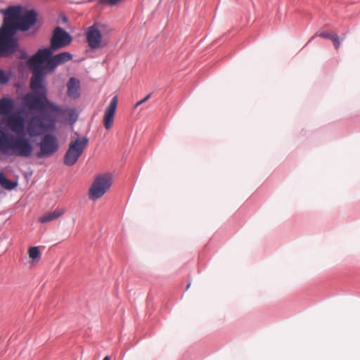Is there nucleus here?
I'll return each mask as SVG.
<instances>
[{
  "label": "nucleus",
  "instance_id": "nucleus-26",
  "mask_svg": "<svg viewBox=\"0 0 360 360\" xmlns=\"http://www.w3.org/2000/svg\"><path fill=\"white\" fill-rule=\"evenodd\" d=\"M103 360H110V359L108 356H106L104 357V359Z\"/></svg>",
  "mask_w": 360,
  "mask_h": 360
},
{
  "label": "nucleus",
  "instance_id": "nucleus-22",
  "mask_svg": "<svg viewBox=\"0 0 360 360\" xmlns=\"http://www.w3.org/2000/svg\"><path fill=\"white\" fill-rule=\"evenodd\" d=\"M8 81V75L6 74V72L2 70H0V84H6L7 83Z\"/></svg>",
  "mask_w": 360,
  "mask_h": 360
},
{
  "label": "nucleus",
  "instance_id": "nucleus-19",
  "mask_svg": "<svg viewBox=\"0 0 360 360\" xmlns=\"http://www.w3.org/2000/svg\"><path fill=\"white\" fill-rule=\"evenodd\" d=\"M0 184L1 186L8 190H12L17 187V182L8 179L3 173L0 174Z\"/></svg>",
  "mask_w": 360,
  "mask_h": 360
},
{
  "label": "nucleus",
  "instance_id": "nucleus-10",
  "mask_svg": "<svg viewBox=\"0 0 360 360\" xmlns=\"http://www.w3.org/2000/svg\"><path fill=\"white\" fill-rule=\"evenodd\" d=\"M72 41L70 35L60 27L54 29L52 37L51 39L50 48L53 51L64 48L69 45Z\"/></svg>",
  "mask_w": 360,
  "mask_h": 360
},
{
  "label": "nucleus",
  "instance_id": "nucleus-14",
  "mask_svg": "<svg viewBox=\"0 0 360 360\" xmlns=\"http://www.w3.org/2000/svg\"><path fill=\"white\" fill-rule=\"evenodd\" d=\"M33 70V75L30 79V89L32 91L42 92V90L46 91L45 86L43 85L44 77V68H37Z\"/></svg>",
  "mask_w": 360,
  "mask_h": 360
},
{
  "label": "nucleus",
  "instance_id": "nucleus-16",
  "mask_svg": "<svg viewBox=\"0 0 360 360\" xmlns=\"http://www.w3.org/2000/svg\"><path fill=\"white\" fill-rule=\"evenodd\" d=\"M67 95L72 98H77L79 95L80 82L79 79L71 77L67 84Z\"/></svg>",
  "mask_w": 360,
  "mask_h": 360
},
{
  "label": "nucleus",
  "instance_id": "nucleus-21",
  "mask_svg": "<svg viewBox=\"0 0 360 360\" xmlns=\"http://www.w3.org/2000/svg\"><path fill=\"white\" fill-rule=\"evenodd\" d=\"M335 33L330 32V31H324L321 32L319 36L323 39H332L333 38V36H335Z\"/></svg>",
  "mask_w": 360,
  "mask_h": 360
},
{
  "label": "nucleus",
  "instance_id": "nucleus-1",
  "mask_svg": "<svg viewBox=\"0 0 360 360\" xmlns=\"http://www.w3.org/2000/svg\"><path fill=\"white\" fill-rule=\"evenodd\" d=\"M4 24L0 29V56H7L13 53L18 47L14 39L16 31H27L35 25L37 13L34 10L22 11L20 6H10L2 11Z\"/></svg>",
  "mask_w": 360,
  "mask_h": 360
},
{
  "label": "nucleus",
  "instance_id": "nucleus-13",
  "mask_svg": "<svg viewBox=\"0 0 360 360\" xmlns=\"http://www.w3.org/2000/svg\"><path fill=\"white\" fill-rule=\"evenodd\" d=\"M118 103V96H114L104 112L103 125L106 130H109L113 125L114 117Z\"/></svg>",
  "mask_w": 360,
  "mask_h": 360
},
{
  "label": "nucleus",
  "instance_id": "nucleus-25",
  "mask_svg": "<svg viewBox=\"0 0 360 360\" xmlns=\"http://www.w3.org/2000/svg\"><path fill=\"white\" fill-rule=\"evenodd\" d=\"M150 94H148L144 98H143L142 100L139 101V102H137L135 105H134V108H136L138 106H139L140 105L144 103L145 102H146L150 97Z\"/></svg>",
  "mask_w": 360,
  "mask_h": 360
},
{
  "label": "nucleus",
  "instance_id": "nucleus-5",
  "mask_svg": "<svg viewBox=\"0 0 360 360\" xmlns=\"http://www.w3.org/2000/svg\"><path fill=\"white\" fill-rule=\"evenodd\" d=\"M89 143L86 136L72 140L65 154L63 162L67 166H73L82 155Z\"/></svg>",
  "mask_w": 360,
  "mask_h": 360
},
{
  "label": "nucleus",
  "instance_id": "nucleus-6",
  "mask_svg": "<svg viewBox=\"0 0 360 360\" xmlns=\"http://www.w3.org/2000/svg\"><path fill=\"white\" fill-rule=\"evenodd\" d=\"M112 184V179L110 174L98 175L89 190V198L94 201L101 198L109 190Z\"/></svg>",
  "mask_w": 360,
  "mask_h": 360
},
{
  "label": "nucleus",
  "instance_id": "nucleus-2",
  "mask_svg": "<svg viewBox=\"0 0 360 360\" xmlns=\"http://www.w3.org/2000/svg\"><path fill=\"white\" fill-rule=\"evenodd\" d=\"M33 146L23 135H13L0 129V150L6 155L28 158L33 153Z\"/></svg>",
  "mask_w": 360,
  "mask_h": 360
},
{
  "label": "nucleus",
  "instance_id": "nucleus-7",
  "mask_svg": "<svg viewBox=\"0 0 360 360\" xmlns=\"http://www.w3.org/2000/svg\"><path fill=\"white\" fill-rule=\"evenodd\" d=\"M49 113L51 116L56 117L57 122L60 120L69 122H75L77 119L76 111L68 107L59 106L52 102Z\"/></svg>",
  "mask_w": 360,
  "mask_h": 360
},
{
  "label": "nucleus",
  "instance_id": "nucleus-15",
  "mask_svg": "<svg viewBox=\"0 0 360 360\" xmlns=\"http://www.w3.org/2000/svg\"><path fill=\"white\" fill-rule=\"evenodd\" d=\"M72 59V56L70 53L67 51L62 52L53 56H51V59L49 60L48 63L44 65V68H46V70H49V72H52L58 65L70 61Z\"/></svg>",
  "mask_w": 360,
  "mask_h": 360
},
{
  "label": "nucleus",
  "instance_id": "nucleus-18",
  "mask_svg": "<svg viewBox=\"0 0 360 360\" xmlns=\"http://www.w3.org/2000/svg\"><path fill=\"white\" fill-rule=\"evenodd\" d=\"M14 108V103L11 99L2 98L0 100V115L8 116L11 114Z\"/></svg>",
  "mask_w": 360,
  "mask_h": 360
},
{
  "label": "nucleus",
  "instance_id": "nucleus-17",
  "mask_svg": "<svg viewBox=\"0 0 360 360\" xmlns=\"http://www.w3.org/2000/svg\"><path fill=\"white\" fill-rule=\"evenodd\" d=\"M65 212V208H56L55 210L51 212H47L44 213L41 217L39 218L40 223H47L56 220L63 216Z\"/></svg>",
  "mask_w": 360,
  "mask_h": 360
},
{
  "label": "nucleus",
  "instance_id": "nucleus-3",
  "mask_svg": "<svg viewBox=\"0 0 360 360\" xmlns=\"http://www.w3.org/2000/svg\"><path fill=\"white\" fill-rule=\"evenodd\" d=\"M56 122V117L51 116L49 112L32 114L27 117L25 128L30 137H37L45 132L54 131Z\"/></svg>",
  "mask_w": 360,
  "mask_h": 360
},
{
  "label": "nucleus",
  "instance_id": "nucleus-12",
  "mask_svg": "<svg viewBox=\"0 0 360 360\" xmlns=\"http://www.w3.org/2000/svg\"><path fill=\"white\" fill-rule=\"evenodd\" d=\"M53 51L50 48H44L38 50L27 61L28 65L32 68H42L41 65L51 59Z\"/></svg>",
  "mask_w": 360,
  "mask_h": 360
},
{
  "label": "nucleus",
  "instance_id": "nucleus-9",
  "mask_svg": "<svg viewBox=\"0 0 360 360\" xmlns=\"http://www.w3.org/2000/svg\"><path fill=\"white\" fill-rule=\"evenodd\" d=\"M1 123L16 134L22 132L25 127L24 117L18 112H12L8 116L4 117Z\"/></svg>",
  "mask_w": 360,
  "mask_h": 360
},
{
  "label": "nucleus",
  "instance_id": "nucleus-4",
  "mask_svg": "<svg viewBox=\"0 0 360 360\" xmlns=\"http://www.w3.org/2000/svg\"><path fill=\"white\" fill-rule=\"evenodd\" d=\"M46 91L42 92L32 91L27 94L22 98V103L30 110H39L49 112L52 102L46 97Z\"/></svg>",
  "mask_w": 360,
  "mask_h": 360
},
{
  "label": "nucleus",
  "instance_id": "nucleus-23",
  "mask_svg": "<svg viewBox=\"0 0 360 360\" xmlns=\"http://www.w3.org/2000/svg\"><path fill=\"white\" fill-rule=\"evenodd\" d=\"M333 41V46L335 47V49H339L340 47V39H339V37L338 36V34H335V36H333V38L332 39Z\"/></svg>",
  "mask_w": 360,
  "mask_h": 360
},
{
  "label": "nucleus",
  "instance_id": "nucleus-11",
  "mask_svg": "<svg viewBox=\"0 0 360 360\" xmlns=\"http://www.w3.org/2000/svg\"><path fill=\"white\" fill-rule=\"evenodd\" d=\"M103 29L104 26L98 23H94L88 27L86 38V42L91 49H95L101 46L102 42L101 32Z\"/></svg>",
  "mask_w": 360,
  "mask_h": 360
},
{
  "label": "nucleus",
  "instance_id": "nucleus-20",
  "mask_svg": "<svg viewBox=\"0 0 360 360\" xmlns=\"http://www.w3.org/2000/svg\"><path fill=\"white\" fill-rule=\"evenodd\" d=\"M29 257L33 260L38 259L40 257V251L38 247H31L28 250Z\"/></svg>",
  "mask_w": 360,
  "mask_h": 360
},
{
  "label": "nucleus",
  "instance_id": "nucleus-8",
  "mask_svg": "<svg viewBox=\"0 0 360 360\" xmlns=\"http://www.w3.org/2000/svg\"><path fill=\"white\" fill-rule=\"evenodd\" d=\"M39 148L37 155L39 158L51 155L58 149L56 137L49 134L44 135L39 143Z\"/></svg>",
  "mask_w": 360,
  "mask_h": 360
},
{
  "label": "nucleus",
  "instance_id": "nucleus-24",
  "mask_svg": "<svg viewBox=\"0 0 360 360\" xmlns=\"http://www.w3.org/2000/svg\"><path fill=\"white\" fill-rule=\"evenodd\" d=\"M122 0H103V2L109 6H115Z\"/></svg>",
  "mask_w": 360,
  "mask_h": 360
}]
</instances>
